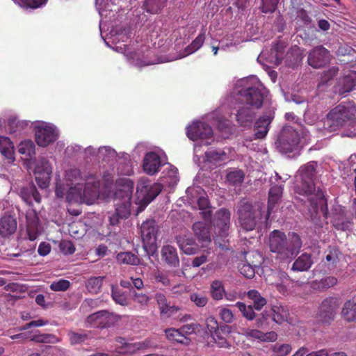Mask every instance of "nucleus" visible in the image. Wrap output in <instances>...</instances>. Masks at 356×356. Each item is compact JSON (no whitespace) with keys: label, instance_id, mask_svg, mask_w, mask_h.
Wrapping results in <instances>:
<instances>
[{"label":"nucleus","instance_id":"nucleus-44","mask_svg":"<svg viewBox=\"0 0 356 356\" xmlns=\"http://www.w3.org/2000/svg\"><path fill=\"white\" fill-rule=\"evenodd\" d=\"M111 297L115 303L120 305H127V298L124 292H123L118 286H111Z\"/></svg>","mask_w":356,"mask_h":356},{"label":"nucleus","instance_id":"nucleus-57","mask_svg":"<svg viewBox=\"0 0 356 356\" xmlns=\"http://www.w3.org/2000/svg\"><path fill=\"white\" fill-rule=\"evenodd\" d=\"M240 273L246 278L254 277L255 271L254 267L250 264H241L238 266Z\"/></svg>","mask_w":356,"mask_h":356},{"label":"nucleus","instance_id":"nucleus-42","mask_svg":"<svg viewBox=\"0 0 356 356\" xmlns=\"http://www.w3.org/2000/svg\"><path fill=\"white\" fill-rule=\"evenodd\" d=\"M211 296L216 300H221L225 293V289L222 282L214 280L211 284Z\"/></svg>","mask_w":356,"mask_h":356},{"label":"nucleus","instance_id":"nucleus-14","mask_svg":"<svg viewBox=\"0 0 356 356\" xmlns=\"http://www.w3.org/2000/svg\"><path fill=\"white\" fill-rule=\"evenodd\" d=\"M231 214L228 209L222 208L215 214L212 221L216 229V234L220 237L225 238L228 235Z\"/></svg>","mask_w":356,"mask_h":356},{"label":"nucleus","instance_id":"nucleus-3","mask_svg":"<svg viewBox=\"0 0 356 356\" xmlns=\"http://www.w3.org/2000/svg\"><path fill=\"white\" fill-rule=\"evenodd\" d=\"M24 165L30 174L33 173L35 180L41 189H46L49 186L52 167L46 157L26 158Z\"/></svg>","mask_w":356,"mask_h":356},{"label":"nucleus","instance_id":"nucleus-11","mask_svg":"<svg viewBox=\"0 0 356 356\" xmlns=\"http://www.w3.org/2000/svg\"><path fill=\"white\" fill-rule=\"evenodd\" d=\"M243 100L247 105L254 108H260L264 102V98L267 94L265 88L260 86L249 87L240 92Z\"/></svg>","mask_w":356,"mask_h":356},{"label":"nucleus","instance_id":"nucleus-54","mask_svg":"<svg viewBox=\"0 0 356 356\" xmlns=\"http://www.w3.org/2000/svg\"><path fill=\"white\" fill-rule=\"evenodd\" d=\"M133 300L141 307H146L148 306L151 298L145 293L134 291L133 293Z\"/></svg>","mask_w":356,"mask_h":356},{"label":"nucleus","instance_id":"nucleus-25","mask_svg":"<svg viewBox=\"0 0 356 356\" xmlns=\"http://www.w3.org/2000/svg\"><path fill=\"white\" fill-rule=\"evenodd\" d=\"M313 264L311 254L304 252L301 254L293 262L291 270L293 271H307Z\"/></svg>","mask_w":356,"mask_h":356},{"label":"nucleus","instance_id":"nucleus-2","mask_svg":"<svg viewBox=\"0 0 356 356\" xmlns=\"http://www.w3.org/2000/svg\"><path fill=\"white\" fill-rule=\"evenodd\" d=\"M66 193L68 202L85 200L88 204H92L99 196L100 181L93 175L86 178L84 184L70 185Z\"/></svg>","mask_w":356,"mask_h":356},{"label":"nucleus","instance_id":"nucleus-19","mask_svg":"<svg viewBox=\"0 0 356 356\" xmlns=\"http://www.w3.org/2000/svg\"><path fill=\"white\" fill-rule=\"evenodd\" d=\"M17 222L16 218L11 215H3L0 218V236L8 237L17 230Z\"/></svg>","mask_w":356,"mask_h":356},{"label":"nucleus","instance_id":"nucleus-15","mask_svg":"<svg viewBox=\"0 0 356 356\" xmlns=\"http://www.w3.org/2000/svg\"><path fill=\"white\" fill-rule=\"evenodd\" d=\"M58 138L55 129L51 126H39L35 130V140L41 147H47L53 143Z\"/></svg>","mask_w":356,"mask_h":356},{"label":"nucleus","instance_id":"nucleus-16","mask_svg":"<svg viewBox=\"0 0 356 356\" xmlns=\"http://www.w3.org/2000/svg\"><path fill=\"white\" fill-rule=\"evenodd\" d=\"M114 197L118 198L131 199L134 188V182L127 177H120L115 181Z\"/></svg>","mask_w":356,"mask_h":356},{"label":"nucleus","instance_id":"nucleus-39","mask_svg":"<svg viewBox=\"0 0 356 356\" xmlns=\"http://www.w3.org/2000/svg\"><path fill=\"white\" fill-rule=\"evenodd\" d=\"M117 261L120 264L128 265H138L140 263L139 258L131 252H122L117 254Z\"/></svg>","mask_w":356,"mask_h":356},{"label":"nucleus","instance_id":"nucleus-24","mask_svg":"<svg viewBox=\"0 0 356 356\" xmlns=\"http://www.w3.org/2000/svg\"><path fill=\"white\" fill-rule=\"evenodd\" d=\"M193 232L200 242H211L209 225L204 222L198 221L193 225Z\"/></svg>","mask_w":356,"mask_h":356},{"label":"nucleus","instance_id":"nucleus-27","mask_svg":"<svg viewBox=\"0 0 356 356\" xmlns=\"http://www.w3.org/2000/svg\"><path fill=\"white\" fill-rule=\"evenodd\" d=\"M131 200L114 197L115 212L121 219H127L130 216Z\"/></svg>","mask_w":356,"mask_h":356},{"label":"nucleus","instance_id":"nucleus-56","mask_svg":"<svg viewBox=\"0 0 356 356\" xmlns=\"http://www.w3.org/2000/svg\"><path fill=\"white\" fill-rule=\"evenodd\" d=\"M70 286V281L61 279L57 282H53L50 285V289L54 291H65Z\"/></svg>","mask_w":356,"mask_h":356},{"label":"nucleus","instance_id":"nucleus-38","mask_svg":"<svg viewBox=\"0 0 356 356\" xmlns=\"http://www.w3.org/2000/svg\"><path fill=\"white\" fill-rule=\"evenodd\" d=\"M248 297L252 301L251 305L257 311H260L266 304V300L257 290H250L248 292Z\"/></svg>","mask_w":356,"mask_h":356},{"label":"nucleus","instance_id":"nucleus-7","mask_svg":"<svg viewBox=\"0 0 356 356\" xmlns=\"http://www.w3.org/2000/svg\"><path fill=\"white\" fill-rule=\"evenodd\" d=\"M300 143V134L296 129L289 125H285L275 142L277 149L281 153L293 152Z\"/></svg>","mask_w":356,"mask_h":356},{"label":"nucleus","instance_id":"nucleus-50","mask_svg":"<svg viewBox=\"0 0 356 356\" xmlns=\"http://www.w3.org/2000/svg\"><path fill=\"white\" fill-rule=\"evenodd\" d=\"M280 0H261V5L259 8L263 13H274L278 6Z\"/></svg>","mask_w":356,"mask_h":356},{"label":"nucleus","instance_id":"nucleus-4","mask_svg":"<svg viewBox=\"0 0 356 356\" xmlns=\"http://www.w3.org/2000/svg\"><path fill=\"white\" fill-rule=\"evenodd\" d=\"M356 118V104L353 101L343 102L330 110L327 114V124L333 129L344 125L347 122L353 121Z\"/></svg>","mask_w":356,"mask_h":356},{"label":"nucleus","instance_id":"nucleus-32","mask_svg":"<svg viewBox=\"0 0 356 356\" xmlns=\"http://www.w3.org/2000/svg\"><path fill=\"white\" fill-rule=\"evenodd\" d=\"M83 153L85 156H94L96 154L97 152L93 147H88L83 149L78 145H68L65 150V156H77Z\"/></svg>","mask_w":356,"mask_h":356},{"label":"nucleus","instance_id":"nucleus-9","mask_svg":"<svg viewBox=\"0 0 356 356\" xmlns=\"http://www.w3.org/2000/svg\"><path fill=\"white\" fill-rule=\"evenodd\" d=\"M120 320V316L107 310H101L89 315L86 320V327L94 328L109 327Z\"/></svg>","mask_w":356,"mask_h":356},{"label":"nucleus","instance_id":"nucleus-26","mask_svg":"<svg viewBox=\"0 0 356 356\" xmlns=\"http://www.w3.org/2000/svg\"><path fill=\"white\" fill-rule=\"evenodd\" d=\"M341 316L347 322L356 321V296L344 303Z\"/></svg>","mask_w":356,"mask_h":356},{"label":"nucleus","instance_id":"nucleus-46","mask_svg":"<svg viewBox=\"0 0 356 356\" xmlns=\"http://www.w3.org/2000/svg\"><path fill=\"white\" fill-rule=\"evenodd\" d=\"M29 340L31 341H34L36 343H56L57 342L58 338L51 334H38L31 335L29 337Z\"/></svg>","mask_w":356,"mask_h":356},{"label":"nucleus","instance_id":"nucleus-12","mask_svg":"<svg viewBox=\"0 0 356 356\" xmlns=\"http://www.w3.org/2000/svg\"><path fill=\"white\" fill-rule=\"evenodd\" d=\"M331 54L323 45L314 47L307 56L308 64L314 68L319 69L330 63Z\"/></svg>","mask_w":356,"mask_h":356},{"label":"nucleus","instance_id":"nucleus-21","mask_svg":"<svg viewBox=\"0 0 356 356\" xmlns=\"http://www.w3.org/2000/svg\"><path fill=\"white\" fill-rule=\"evenodd\" d=\"M176 240L179 248L186 254H195L199 251V245L191 237L179 236Z\"/></svg>","mask_w":356,"mask_h":356},{"label":"nucleus","instance_id":"nucleus-43","mask_svg":"<svg viewBox=\"0 0 356 356\" xmlns=\"http://www.w3.org/2000/svg\"><path fill=\"white\" fill-rule=\"evenodd\" d=\"M35 145L33 140H25L22 141L18 145V152L20 154H25L26 156H33L35 154Z\"/></svg>","mask_w":356,"mask_h":356},{"label":"nucleus","instance_id":"nucleus-17","mask_svg":"<svg viewBox=\"0 0 356 356\" xmlns=\"http://www.w3.org/2000/svg\"><path fill=\"white\" fill-rule=\"evenodd\" d=\"M283 193V185L281 184H271L268 192V209L266 213V220H268L275 208L279 204L282 197Z\"/></svg>","mask_w":356,"mask_h":356},{"label":"nucleus","instance_id":"nucleus-8","mask_svg":"<svg viewBox=\"0 0 356 356\" xmlns=\"http://www.w3.org/2000/svg\"><path fill=\"white\" fill-rule=\"evenodd\" d=\"M237 214L240 226L246 232L255 229L257 219L260 216V211L253 209V206L248 202L241 201L238 203Z\"/></svg>","mask_w":356,"mask_h":356},{"label":"nucleus","instance_id":"nucleus-55","mask_svg":"<svg viewBox=\"0 0 356 356\" xmlns=\"http://www.w3.org/2000/svg\"><path fill=\"white\" fill-rule=\"evenodd\" d=\"M338 72L339 67L337 66H333L324 71L321 76V83L323 84L327 83L337 74Z\"/></svg>","mask_w":356,"mask_h":356},{"label":"nucleus","instance_id":"nucleus-35","mask_svg":"<svg viewBox=\"0 0 356 356\" xmlns=\"http://www.w3.org/2000/svg\"><path fill=\"white\" fill-rule=\"evenodd\" d=\"M65 179L66 181V185H74V184H84L83 181L85 179H83L81 172L79 169L72 168L67 170L65 172Z\"/></svg>","mask_w":356,"mask_h":356},{"label":"nucleus","instance_id":"nucleus-45","mask_svg":"<svg viewBox=\"0 0 356 356\" xmlns=\"http://www.w3.org/2000/svg\"><path fill=\"white\" fill-rule=\"evenodd\" d=\"M236 306L247 320L252 321L256 317L255 312H254V308L252 305H246L242 302H238Z\"/></svg>","mask_w":356,"mask_h":356},{"label":"nucleus","instance_id":"nucleus-18","mask_svg":"<svg viewBox=\"0 0 356 356\" xmlns=\"http://www.w3.org/2000/svg\"><path fill=\"white\" fill-rule=\"evenodd\" d=\"M141 237L144 242L149 244L156 242L158 225L154 219H148L140 227Z\"/></svg>","mask_w":356,"mask_h":356},{"label":"nucleus","instance_id":"nucleus-52","mask_svg":"<svg viewBox=\"0 0 356 356\" xmlns=\"http://www.w3.org/2000/svg\"><path fill=\"white\" fill-rule=\"evenodd\" d=\"M272 320V314L270 309L264 311L256 318V326L259 328H264L268 325L269 321Z\"/></svg>","mask_w":356,"mask_h":356},{"label":"nucleus","instance_id":"nucleus-37","mask_svg":"<svg viewBox=\"0 0 356 356\" xmlns=\"http://www.w3.org/2000/svg\"><path fill=\"white\" fill-rule=\"evenodd\" d=\"M168 0H145L144 9L146 12L152 14H156L162 10L165 6Z\"/></svg>","mask_w":356,"mask_h":356},{"label":"nucleus","instance_id":"nucleus-62","mask_svg":"<svg viewBox=\"0 0 356 356\" xmlns=\"http://www.w3.org/2000/svg\"><path fill=\"white\" fill-rule=\"evenodd\" d=\"M220 319L226 323H231L234 319L233 312L227 308H222L219 312Z\"/></svg>","mask_w":356,"mask_h":356},{"label":"nucleus","instance_id":"nucleus-22","mask_svg":"<svg viewBox=\"0 0 356 356\" xmlns=\"http://www.w3.org/2000/svg\"><path fill=\"white\" fill-rule=\"evenodd\" d=\"M20 196L29 205L33 204V200L38 204L41 202V195L34 184L22 188L20 191Z\"/></svg>","mask_w":356,"mask_h":356},{"label":"nucleus","instance_id":"nucleus-58","mask_svg":"<svg viewBox=\"0 0 356 356\" xmlns=\"http://www.w3.org/2000/svg\"><path fill=\"white\" fill-rule=\"evenodd\" d=\"M207 329L213 336L217 334L219 331V324L217 319L213 316H209L206 319Z\"/></svg>","mask_w":356,"mask_h":356},{"label":"nucleus","instance_id":"nucleus-64","mask_svg":"<svg viewBox=\"0 0 356 356\" xmlns=\"http://www.w3.org/2000/svg\"><path fill=\"white\" fill-rule=\"evenodd\" d=\"M26 231L30 241L35 240L39 235L38 225L35 222L29 223Z\"/></svg>","mask_w":356,"mask_h":356},{"label":"nucleus","instance_id":"nucleus-47","mask_svg":"<svg viewBox=\"0 0 356 356\" xmlns=\"http://www.w3.org/2000/svg\"><path fill=\"white\" fill-rule=\"evenodd\" d=\"M166 337L171 341H175L177 343H184V340L186 339L183 332H181L180 328H170L165 330Z\"/></svg>","mask_w":356,"mask_h":356},{"label":"nucleus","instance_id":"nucleus-59","mask_svg":"<svg viewBox=\"0 0 356 356\" xmlns=\"http://www.w3.org/2000/svg\"><path fill=\"white\" fill-rule=\"evenodd\" d=\"M24 8H38L44 5L48 0H19Z\"/></svg>","mask_w":356,"mask_h":356},{"label":"nucleus","instance_id":"nucleus-41","mask_svg":"<svg viewBox=\"0 0 356 356\" xmlns=\"http://www.w3.org/2000/svg\"><path fill=\"white\" fill-rule=\"evenodd\" d=\"M292 350V346L289 343H275L272 346L273 356H288Z\"/></svg>","mask_w":356,"mask_h":356},{"label":"nucleus","instance_id":"nucleus-60","mask_svg":"<svg viewBox=\"0 0 356 356\" xmlns=\"http://www.w3.org/2000/svg\"><path fill=\"white\" fill-rule=\"evenodd\" d=\"M156 346L157 345L154 340L147 338L143 341L136 342L135 347H136V349H138V351H140L154 348H156Z\"/></svg>","mask_w":356,"mask_h":356},{"label":"nucleus","instance_id":"nucleus-61","mask_svg":"<svg viewBox=\"0 0 356 356\" xmlns=\"http://www.w3.org/2000/svg\"><path fill=\"white\" fill-rule=\"evenodd\" d=\"M333 226L337 230L346 231L350 229L352 222L350 220H344L340 218H334L333 220Z\"/></svg>","mask_w":356,"mask_h":356},{"label":"nucleus","instance_id":"nucleus-40","mask_svg":"<svg viewBox=\"0 0 356 356\" xmlns=\"http://www.w3.org/2000/svg\"><path fill=\"white\" fill-rule=\"evenodd\" d=\"M245 173L241 170L231 171L227 174L226 179L232 186H240L244 181Z\"/></svg>","mask_w":356,"mask_h":356},{"label":"nucleus","instance_id":"nucleus-63","mask_svg":"<svg viewBox=\"0 0 356 356\" xmlns=\"http://www.w3.org/2000/svg\"><path fill=\"white\" fill-rule=\"evenodd\" d=\"M60 249L65 254H72L75 252V247L70 241H63L60 243Z\"/></svg>","mask_w":356,"mask_h":356},{"label":"nucleus","instance_id":"nucleus-48","mask_svg":"<svg viewBox=\"0 0 356 356\" xmlns=\"http://www.w3.org/2000/svg\"><path fill=\"white\" fill-rule=\"evenodd\" d=\"M180 307L175 305H170V302L167 303L159 309L160 316L161 318H168L175 316L179 310Z\"/></svg>","mask_w":356,"mask_h":356},{"label":"nucleus","instance_id":"nucleus-31","mask_svg":"<svg viewBox=\"0 0 356 356\" xmlns=\"http://www.w3.org/2000/svg\"><path fill=\"white\" fill-rule=\"evenodd\" d=\"M161 157H144L143 167L144 171L148 175L157 172L161 166Z\"/></svg>","mask_w":356,"mask_h":356},{"label":"nucleus","instance_id":"nucleus-36","mask_svg":"<svg viewBox=\"0 0 356 356\" xmlns=\"http://www.w3.org/2000/svg\"><path fill=\"white\" fill-rule=\"evenodd\" d=\"M272 321L281 324L287 320L289 311L283 306H273L270 309Z\"/></svg>","mask_w":356,"mask_h":356},{"label":"nucleus","instance_id":"nucleus-51","mask_svg":"<svg viewBox=\"0 0 356 356\" xmlns=\"http://www.w3.org/2000/svg\"><path fill=\"white\" fill-rule=\"evenodd\" d=\"M0 152L3 156L13 153V145L8 138H0Z\"/></svg>","mask_w":356,"mask_h":356},{"label":"nucleus","instance_id":"nucleus-30","mask_svg":"<svg viewBox=\"0 0 356 356\" xmlns=\"http://www.w3.org/2000/svg\"><path fill=\"white\" fill-rule=\"evenodd\" d=\"M252 106H243L237 112L236 120L241 126H245L247 122H250L254 117L255 113Z\"/></svg>","mask_w":356,"mask_h":356},{"label":"nucleus","instance_id":"nucleus-29","mask_svg":"<svg viewBox=\"0 0 356 356\" xmlns=\"http://www.w3.org/2000/svg\"><path fill=\"white\" fill-rule=\"evenodd\" d=\"M356 87V72L349 71L345 74L341 80V87L339 90L340 93L344 94L349 92Z\"/></svg>","mask_w":356,"mask_h":356},{"label":"nucleus","instance_id":"nucleus-53","mask_svg":"<svg viewBox=\"0 0 356 356\" xmlns=\"http://www.w3.org/2000/svg\"><path fill=\"white\" fill-rule=\"evenodd\" d=\"M70 344L76 345L84 342L88 339V336L85 333H78L74 331H69L67 333Z\"/></svg>","mask_w":356,"mask_h":356},{"label":"nucleus","instance_id":"nucleus-34","mask_svg":"<svg viewBox=\"0 0 356 356\" xmlns=\"http://www.w3.org/2000/svg\"><path fill=\"white\" fill-rule=\"evenodd\" d=\"M147 145L144 143H138L135 149L134 154H143L144 156H165L164 151L158 147H154L148 150Z\"/></svg>","mask_w":356,"mask_h":356},{"label":"nucleus","instance_id":"nucleus-6","mask_svg":"<svg viewBox=\"0 0 356 356\" xmlns=\"http://www.w3.org/2000/svg\"><path fill=\"white\" fill-rule=\"evenodd\" d=\"M300 181L295 186V193L304 196L312 195L316 190L314 182L315 178V168L312 164L301 167L299 170Z\"/></svg>","mask_w":356,"mask_h":356},{"label":"nucleus","instance_id":"nucleus-20","mask_svg":"<svg viewBox=\"0 0 356 356\" xmlns=\"http://www.w3.org/2000/svg\"><path fill=\"white\" fill-rule=\"evenodd\" d=\"M161 254L162 260L169 266L177 268L179 266V259L175 247L170 245H163Z\"/></svg>","mask_w":356,"mask_h":356},{"label":"nucleus","instance_id":"nucleus-49","mask_svg":"<svg viewBox=\"0 0 356 356\" xmlns=\"http://www.w3.org/2000/svg\"><path fill=\"white\" fill-rule=\"evenodd\" d=\"M205 40L204 33L199 34L195 40L186 48L187 54H191L198 50L203 44Z\"/></svg>","mask_w":356,"mask_h":356},{"label":"nucleus","instance_id":"nucleus-1","mask_svg":"<svg viewBox=\"0 0 356 356\" xmlns=\"http://www.w3.org/2000/svg\"><path fill=\"white\" fill-rule=\"evenodd\" d=\"M302 245L301 238L296 232H289L286 236L284 232L275 229L270 234V250L280 260L295 258L300 252Z\"/></svg>","mask_w":356,"mask_h":356},{"label":"nucleus","instance_id":"nucleus-23","mask_svg":"<svg viewBox=\"0 0 356 356\" xmlns=\"http://www.w3.org/2000/svg\"><path fill=\"white\" fill-rule=\"evenodd\" d=\"M273 118V117L270 113L269 115H264L256 121L254 134L257 138H264L266 136Z\"/></svg>","mask_w":356,"mask_h":356},{"label":"nucleus","instance_id":"nucleus-28","mask_svg":"<svg viewBox=\"0 0 356 356\" xmlns=\"http://www.w3.org/2000/svg\"><path fill=\"white\" fill-rule=\"evenodd\" d=\"M324 262L329 268H334L339 261V257L341 254L340 250L335 247L329 246L325 251Z\"/></svg>","mask_w":356,"mask_h":356},{"label":"nucleus","instance_id":"nucleus-5","mask_svg":"<svg viewBox=\"0 0 356 356\" xmlns=\"http://www.w3.org/2000/svg\"><path fill=\"white\" fill-rule=\"evenodd\" d=\"M162 191L160 184H151L147 177H141L136 186V195L141 197L142 204L138 207L137 213L142 211L149 202H151Z\"/></svg>","mask_w":356,"mask_h":356},{"label":"nucleus","instance_id":"nucleus-33","mask_svg":"<svg viewBox=\"0 0 356 356\" xmlns=\"http://www.w3.org/2000/svg\"><path fill=\"white\" fill-rule=\"evenodd\" d=\"M105 276L90 277L86 282V287L91 294H97L101 292Z\"/></svg>","mask_w":356,"mask_h":356},{"label":"nucleus","instance_id":"nucleus-13","mask_svg":"<svg viewBox=\"0 0 356 356\" xmlns=\"http://www.w3.org/2000/svg\"><path fill=\"white\" fill-rule=\"evenodd\" d=\"M186 135L191 140L210 139L213 136V129L207 123L197 121L186 128Z\"/></svg>","mask_w":356,"mask_h":356},{"label":"nucleus","instance_id":"nucleus-10","mask_svg":"<svg viewBox=\"0 0 356 356\" xmlns=\"http://www.w3.org/2000/svg\"><path fill=\"white\" fill-rule=\"evenodd\" d=\"M339 307V299L328 297L321 303L317 314V319L323 324H330L334 321Z\"/></svg>","mask_w":356,"mask_h":356}]
</instances>
